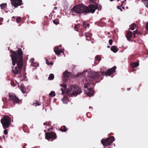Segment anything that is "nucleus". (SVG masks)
<instances>
[{"label": "nucleus", "instance_id": "26", "mask_svg": "<svg viewBox=\"0 0 148 148\" xmlns=\"http://www.w3.org/2000/svg\"><path fill=\"white\" fill-rule=\"evenodd\" d=\"M50 97H54L56 95L55 92L53 91H51L49 94Z\"/></svg>", "mask_w": 148, "mask_h": 148}, {"label": "nucleus", "instance_id": "24", "mask_svg": "<svg viewBox=\"0 0 148 148\" xmlns=\"http://www.w3.org/2000/svg\"><path fill=\"white\" fill-rule=\"evenodd\" d=\"M143 1L146 7L148 8V0H143Z\"/></svg>", "mask_w": 148, "mask_h": 148}, {"label": "nucleus", "instance_id": "7", "mask_svg": "<svg viewBox=\"0 0 148 148\" xmlns=\"http://www.w3.org/2000/svg\"><path fill=\"white\" fill-rule=\"evenodd\" d=\"M84 91L87 96L91 97L93 94V91L92 88L89 86V84L86 83L84 85Z\"/></svg>", "mask_w": 148, "mask_h": 148}, {"label": "nucleus", "instance_id": "47", "mask_svg": "<svg viewBox=\"0 0 148 148\" xmlns=\"http://www.w3.org/2000/svg\"><path fill=\"white\" fill-rule=\"evenodd\" d=\"M130 90V88H128L127 89V90Z\"/></svg>", "mask_w": 148, "mask_h": 148}, {"label": "nucleus", "instance_id": "35", "mask_svg": "<svg viewBox=\"0 0 148 148\" xmlns=\"http://www.w3.org/2000/svg\"><path fill=\"white\" fill-rule=\"evenodd\" d=\"M137 33V30H135L134 31L133 35L134 36V37H135V35Z\"/></svg>", "mask_w": 148, "mask_h": 148}, {"label": "nucleus", "instance_id": "22", "mask_svg": "<svg viewBox=\"0 0 148 148\" xmlns=\"http://www.w3.org/2000/svg\"><path fill=\"white\" fill-rule=\"evenodd\" d=\"M139 65V64L137 62H133L131 64V66L134 67H137Z\"/></svg>", "mask_w": 148, "mask_h": 148}, {"label": "nucleus", "instance_id": "40", "mask_svg": "<svg viewBox=\"0 0 148 148\" xmlns=\"http://www.w3.org/2000/svg\"><path fill=\"white\" fill-rule=\"evenodd\" d=\"M117 8L118 9H120V10L121 11H122V9H121V7H120L119 6H118L117 7Z\"/></svg>", "mask_w": 148, "mask_h": 148}, {"label": "nucleus", "instance_id": "36", "mask_svg": "<svg viewBox=\"0 0 148 148\" xmlns=\"http://www.w3.org/2000/svg\"><path fill=\"white\" fill-rule=\"evenodd\" d=\"M4 134H5L6 135L8 134V131L7 130H5L4 131Z\"/></svg>", "mask_w": 148, "mask_h": 148}, {"label": "nucleus", "instance_id": "9", "mask_svg": "<svg viewBox=\"0 0 148 148\" xmlns=\"http://www.w3.org/2000/svg\"><path fill=\"white\" fill-rule=\"evenodd\" d=\"M12 5L15 8H17L18 6L22 4V0H10Z\"/></svg>", "mask_w": 148, "mask_h": 148}, {"label": "nucleus", "instance_id": "44", "mask_svg": "<svg viewBox=\"0 0 148 148\" xmlns=\"http://www.w3.org/2000/svg\"><path fill=\"white\" fill-rule=\"evenodd\" d=\"M49 64V65H53V63L52 62H51L50 63H49V64Z\"/></svg>", "mask_w": 148, "mask_h": 148}, {"label": "nucleus", "instance_id": "30", "mask_svg": "<svg viewBox=\"0 0 148 148\" xmlns=\"http://www.w3.org/2000/svg\"><path fill=\"white\" fill-rule=\"evenodd\" d=\"M95 59L96 60H97L98 61H100L101 60V58L99 56H97L95 57Z\"/></svg>", "mask_w": 148, "mask_h": 148}, {"label": "nucleus", "instance_id": "55", "mask_svg": "<svg viewBox=\"0 0 148 148\" xmlns=\"http://www.w3.org/2000/svg\"><path fill=\"white\" fill-rule=\"evenodd\" d=\"M76 31H78V30L77 29H76Z\"/></svg>", "mask_w": 148, "mask_h": 148}, {"label": "nucleus", "instance_id": "5", "mask_svg": "<svg viewBox=\"0 0 148 148\" xmlns=\"http://www.w3.org/2000/svg\"><path fill=\"white\" fill-rule=\"evenodd\" d=\"M1 122L4 129L8 127L10 125V119L8 116H4L1 120Z\"/></svg>", "mask_w": 148, "mask_h": 148}, {"label": "nucleus", "instance_id": "41", "mask_svg": "<svg viewBox=\"0 0 148 148\" xmlns=\"http://www.w3.org/2000/svg\"><path fill=\"white\" fill-rule=\"evenodd\" d=\"M3 20V18H0V21H2Z\"/></svg>", "mask_w": 148, "mask_h": 148}, {"label": "nucleus", "instance_id": "43", "mask_svg": "<svg viewBox=\"0 0 148 148\" xmlns=\"http://www.w3.org/2000/svg\"><path fill=\"white\" fill-rule=\"evenodd\" d=\"M48 60H46V63H47V64L49 65V64H49V63H48Z\"/></svg>", "mask_w": 148, "mask_h": 148}, {"label": "nucleus", "instance_id": "8", "mask_svg": "<svg viewBox=\"0 0 148 148\" xmlns=\"http://www.w3.org/2000/svg\"><path fill=\"white\" fill-rule=\"evenodd\" d=\"M56 134L54 132L45 133V138L49 141H50V139L53 138V139L51 140V141H53V140L56 139Z\"/></svg>", "mask_w": 148, "mask_h": 148}, {"label": "nucleus", "instance_id": "58", "mask_svg": "<svg viewBox=\"0 0 148 148\" xmlns=\"http://www.w3.org/2000/svg\"><path fill=\"white\" fill-rule=\"evenodd\" d=\"M45 131H46V130H44V131H45Z\"/></svg>", "mask_w": 148, "mask_h": 148}, {"label": "nucleus", "instance_id": "42", "mask_svg": "<svg viewBox=\"0 0 148 148\" xmlns=\"http://www.w3.org/2000/svg\"><path fill=\"white\" fill-rule=\"evenodd\" d=\"M78 27L77 25H75L74 26V28L75 29H76Z\"/></svg>", "mask_w": 148, "mask_h": 148}, {"label": "nucleus", "instance_id": "4", "mask_svg": "<svg viewBox=\"0 0 148 148\" xmlns=\"http://www.w3.org/2000/svg\"><path fill=\"white\" fill-rule=\"evenodd\" d=\"M88 75L90 79H87L86 82L90 81L92 80H96L99 77L100 75L98 72H95L91 70H88Z\"/></svg>", "mask_w": 148, "mask_h": 148}, {"label": "nucleus", "instance_id": "48", "mask_svg": "<svg viewBox=\"0 0 148 148\" xmlns=\"http://www.w3.org/2000/svg\"><path fill=\"white\" fill-rule=\"evenodd\" d=\"M57 9V7H55L54 8V9Z\"/></svg>", "mask_w": 148, "mask_h": 148}, {"label": "nucleus", "instance_id": "38", "mask_svg": "<svg viewBox=\"0 0 148 148\" xmlns=\"http://www.w3.org/2000/svg\"><path fill=\"white\" fill-rule=\"evenodd\" d=\"M53 22L56 25H57L59 23L58 22H56L55 20L53 21Z\"/></svg>", "mask_w": 148, "mask_h": 148}, {"label": "nucleus", "instance_id": "53", "mask_svg": "<svg viewBox=\"0 0 148 148\" xmlns=\"http://www.w3.org/2000/svg\"><path fill=\"white\" fill-rule=\"evenodd\" d=\"M124 2H125V1H122V3H124Z\"/></svg>", "mask_w": 148, "mask_h": 148}, {"label": "nucleus", "instance_id": "50", "mask_svg": "<svg viewBox=\"0 0 148 148\" xmlns=\"http://www.w3.org/2000/svg\"><path fill=\"white\" fill-rule=\"evenodd\" d=\"M2 24V23H0V24L1 25Z\"/></svg>", "mask_w": 148, "mask_h": 148}, {"label": "nucleus", "instance_id": "16", "mask_svg": "<svg viewBox=\"0 0 148 148\" xmlns=\"http://www.w3.org/2000/svg\"><path fill=\"white\" fill-rule=\"evenodd\" d=\"M111 50L114 53H116L118 51V49L116 47L113 46L110 48Z\"/></svg>", "mask_w": 148, "mask_h": 148}, {"label": "nucleus", "instance_id": "59", "mask_svg": "<svg viewBox=\"0 0 148 148\" xmlns=\"http://www.w3.org/2000/svg\"><path fill=\"white\" fill-rule=\"evenodd\" d=\"M119 0H117L118 1H119Z\"/></svg>", "mask_w": 148, "mask_h": 148}, {"label": "nucleus", "instance_id": "49", "mask_svg": "<svg viewBox=\"0 0 148 148\" xmlns=\"http://www.w3.org/2000/svg\"><path fill=\"white\" fill-rule=\"evenodd\" d=\"M110 1H114V0H110Z\"/></svg>", "mask_w": 148, "mask_h": 148}, {"label": "nucleus", "instance_id": "20", "mask_svg": "<svg viewBox=\"0 0 148 148\" xmlns=\"http://www.w3.org/2000/svg\"><path fill=\"white\" fill-rule=\"evenodd\" d=\"M136 27V25L134 23L132 24L130 26V29L132 30H134Z\"/></svg>", "mask_w": 148, "mask_h": 148}, {"label": "nucleus", "instance_id": "23", "mask_svg": "<svg viewBox=\"0 0 148 148\" xmlns=\"http://www.w3.org/2000/svg\"><path fill=\"white\" fill-rule=\"evenodd\" d=\"M62 100L64 103L67 104V103L68 100L67 98L65 97L63 98Z\"/></svg>", "mask_w": 148, "mask_h": 148}, {"label": "nucleus", "instance_id": "17", "mask_svg": "<svg viewBox=\"0 0 148 148\" xmlns=\"http://www.w3.org/2000/svg\"><path fill=\"white\" fill-rule=\"evenodd\" d=\"M60 86L61 87H62L63 88H61V89L62 91V94L63 95L64 93H65V91L64 90H65L66 88V86L64 84H61Z\"/></svg>", "mask_w": 148, "mask_h": 148}, {"label": "nucleus", "instance_id": "32", "mask_svg": "<svg viewBox=\"0 0 148 148\" xmlns=\"http://www.w3.org/2000/svg\"><path fill=\"white\" fill-rule=\"evenodd\" d=\"M21 20V18L20 17H18L16 19V22L17 23H18Z\"/></svg>", "mask_w": 148, "mask_h": 148}, {"label": "nucleus", "instance_id": "13", "mask_svg": "<svg viewBox=\"0 0 148 148\" xmlns=\"http://www.w3.org/2000/svg\"><path fill=\"white\" fill-rule=\"evenodd\" d=\"M54 51L57 55H60L62 53H63V51L60 49L58 47H55L54 49Z\"/></svg>", "mask_w": 148, "mask_h": 148}, {"label": "nucleus", "instance_id": "18", "mask_svg": "<svg viewBox=\"0 0 148 148\" xmlns=\"http://www.w3.org/2000/svg\"><path fill=\"white\" fill-rule=\"evenodd\" d=\"M20 89L23 93H25L26 92L25 89L24 85H21V86Z\"/></svg>", "mask_w": 148, "mask_h": 148}, {"label": "nucleus", "instance_id": "33", "mask_svg": "<svg viewBox=\"0 0 148 148\" xmlns=\"http://www.w3.org/2000/svg\"><path fill=\"white\" fill-rule=\"evenodd\" d=\"M83 27H84L85 28H86L87 27V26H86V23L85 22H83Z\"/></svg>", "mask_w": 148, "mask_h": 148}, {"label": "nucleus", "instance_id": "19", "mask_svg": "<svg viewBox=\"0 0 148 148\" xmlns=\"http://www.w3.org/2000/svg\"><path fill=\"white\" fill-rule=\"evenodd\" d=\"M7 5V4L6 3H2V4H1V5H0V7L1 8V9L2 10H4L6 6Z\"/></svg>", "mask_w": 148, "mask_h": 148}, {"label": "nucleus", "instance_id": "6", "mask_svg": "<svg viewBox=\"0 0 148 148\" xmlns=\"http://www.w3.org/2000/svg\"><path fill=\"white\" fill-rule=\"evenodd\" d=\"M115 138L113 136L107 138L105 140L102 139L101 140V142L104 146H108L110 145L114 141Z\"/></svg>", "mask_w": 148, "mask_h": 148}, {"label": "nucleus", "instance_id": "52", "mask_svg": "<svg viewBox=\"0 0 148 148\" xmlns=\"http://www.w3.org/2000/svg\"><path fill=\"white\" fill-rule=\"evenodd\" d=\"M43 124H44V125H45L46 124V123H44Z\"/></svg>", "mask_w": 148, "mask_h": 148}, {"label": "nucleus", "instance_id": "21", "mask_svg": "<svg viewBox=\"0 0 148 148\" xmlns=\"http://www.w3.org/2000/svg\"><path fill=\"white\" fill-rule=\"evenodd\" d=\"M33 104L34 105H35V106H37L40 105L41 104V103L38 101H35L33 103Z\"/></svg>", "mask_w": 148, "mask_h": 148}, {"label": "nucleus", "instance_id": "1", "mask_svg": "<svg viewBox=\"0 0 148 148\" xmlns=\"http://www.w3.org/2000/svg\"><path fill=\"white\" fill-rule=\"evenodd\" d=\"M12 54L10 55L12 58V64L15 66L16 63L18 68L15 66L14 69H13L12 72L14 74H18L20 70L22 68L23 66V60L22 59L23 52L21 49L19 48L18 49L16 52L18 54H17L15 51H11Z\"/></svg>", "mask_w": 148, "mask_h": 148}, {"label": "nucleus", "instance_id": "61", "mask_svg": "<svg viewBox=\"0 0 148 148\" xmlns=\"http://www.w3.org/2000/svg\"><path fill=\"white\" fill-rule=\"evenodd\" d=\"M0 139H1V137L0 136Z\"/></svg>", "mask_w": 148, "mask_h": 148}, {"label": "nucleus", "instance_id": "29", "mask_svg": "<svg viewBox=\"0 0 148 148\" xmlns=\"http://www.w3.org/2000/svg\"><path fill=\"white\" fill-rule=\"evenodd\" d=\"M60 130L61 132H65L66 131V128L65 126H63V129L61 128Z\"/></svg>", "mask_w": 148, "mask_h": 148}, {"label": "nucleus", "instance_id": "54", "mask_svg": "<svg viewBox=\"0 0 148 148\" xmlns=\"http://www.w3.org/2000/svg\"><path fill=\"white\" fill-rule=\"evenodd\" d=\"M89 108H92V107L90 106Z\"/></svg>", "mask_w": 148, "mask_h": 148}, {"label": "nucleus", "instance_id": "28", "mask_svg": "<svg viewBox=\"0 0 148 148\" xmlns=\"http://www.w3.org/2000/svg\"><path fill=\"white\" fill-rule=\"evenodd\" d=\"M92 5H96L97 8L96 9H96H98L99 10L101 9V5H98V4L97 3H96L95 4H92Z\"/></svg>", "mask_w": 148, "mask_h": 148}, {"label": "nucleus", "instance_id": "45", "mask_svg": "<svg viewBox=\"0 0 148 148\" xmlns=\"http://www.w3.org/2000/svg\"><path fill=\"white\" fill-rule=\"evenodd\" d=\"M31 60L32 62L34 60V59L33 58H32L31 59Z\"/></svg>", "mask_w": 148, "mask_h": 148}, {"label": "nucleus", "instance_id": "51", "mask_svg": "<svg viewBox=\"0 0 148 148\" xmlns=\"http://www.w3.org/2000/svg\"><path fill=\"white\" fill-rule=\"evenodd\" d=\"M12 18H15V16H13V17H12Z\"/></svg>", "mask_w": 148, "mask_h": 148}, {"label": "nucleus", "instance_id": "2", "mask_svg": "<svg viewBox=\"0 0 148 148\" xmlns=\"http://www.w3.org/2000/svg\"><path fill=\"white\" fill-rule=\"evenodd\" d=\"M97 8L96 5H90L88 6L80 5L73 7L72 10L73 13L81 14L84 13L86 14L89 13H94Z\"/></svg>", "mask_w": 148, "mask_h": 148}, {"label": "nucleus", "instance_id": "12", "mask_svg": "<svg viewBox=\"0 0 148 148\" xmlns=\"http://www.w3.org/2000/svg\"><path fill=\"white\" fill-rule=\"evenodd\" d=\"M71 75V74L67 71H65L63 73V78L64 80L66 81L69 79V77Z\"/></svg>", "mask_w": 148, "mask_h": 148}, {"label": "nucleus", "instance_id": "25", "mask_svg": "<svg viewBox=\"0 0 148 148\" xmlns=\"http://www.w3.org/2000/svg\"><path fill=\"white\" fill-rule=\"evenodd\" d=\"M54 78V75L53 74H51L49 77L48 79L50 80H53Z\"/></svg>", "mask_w": 148, "mask_h": 148}, {"label": "nucleus", "instance_id": "27", "mask_svg": "<svg viewBox=\"0 0 148 148\" xmlns=\"http://www.w3.org/2000/svg\"><path fill=\"white\" fill-rule=\"evenodd\" d=\"M87 70H86V71H83V72L82 73H78V76H81V77H82L83 76H84V73H85L86 72H87Z\"/></svg>", "mask_w": 148, "mask_h": 148}, {"label": "nucleus", "instance_id": "57", "mask_svg": "<svg viewBox=\"0 0 148 148\" xmlns=\"http://www.w3.org/2000/svg\"><path fill=\"white\" fill-rule=\"evenodd\" d=\"M109 47H110V46H108V48H109Z\"/></svg>", "mask_w": 148, "mask_h": 148}, {"label": "nucleus", "instance_id": "60", "mask_svg": "<svg viewBox=\"0 0 148 148\" xmlns=\"http://www.w3.org/2000/svg\"><path fill=\"white\" fill-rule=\"evenodd\" d=\"M126 0H125V1H126Z\"/></svg>", "mask_w": 148, "mask_h": 148}, {"label": "nucleus", "instance_id": "37", "mask_svg": "<svg viewBox=\"0 0 148 148\" xmlns=\"http://www.w3.org/2000/svg\"><path fill=\"white\" fill-rule=\"evenodd\" d=\"M145 28L146 29L148 30V22L146 23L145 26Z\"/></svg>", "mask_w": 148, "mask_h": 148}, {"label": "nucleus", "instance_id": "10", "mask_svg": "<svg viewBox=\"0 0 148 148\" xmlns=\"http://www.w3.org/2000/svg\"><path fill=\"white\" fill-rule=\"evenodd\" d=\"M9 96L10 99L16 103H18L19 101V99L14 94L9 93Z\"/></svg>", "mask_w": 148, "mask_h": 148}, {"label": "nucleus", "instance_id": "11", "mask_svg": "<svg viewBox=\"0 0 148 148\" xmlns=\"http://www.w3.org/2000/svg\"><path fill=\"white\" fill-rule=\"evenodd\" d=\"M116 67V66H114L112 68L108 70L107 72V74L106 75V76L107 75L110 76L114 72H115Z\"/></svg>", "mask_w": 148, "mask_h": 148}, {"label": "nucleus", "instance_id": "3", "mask_svg": "<svg viewBox=\"0 0 148 148\" xmlns=\"http://www.w3.org/2000/svg\"><path fill=\"white\" fill-rule=\"evenodd\" d=\"M82 92L80 88L77 86L70 87L67 90L66 94L69 97L76 96Z\"/></svg>", "mask_w": 148, "mask_h": 148}, {"label": "nucleus", "instance_id": "14", "mask_svg": "<svg viewBox=\"0 0 148 148\" xmlns=\"http://www.w3.org/2000/svg\"><path fill=\"white\" fill-rule=\"evenodd\" d=\"M132 36V32L131 31H129L127 32L126 35V37L127 39L129 40L130 41L131 40V38Z\"/></svg>", "mask_w": 148, "mask_h": 148}, {"label": "nucleus", "instance_id": "31", "mask_svg": "<svg viewBox=\"0 0 148 148\" xmlns=\"http://www.w3.org/2000/svg\"><path fill=\"white\" fill-rule=\"evenodd\" d=\"M31 66L34 67H36L38 66V64H36L34 63H32Z\"/></svg>", "mask_w": 148, "mask_h": 148}, {"label": "nucleus", "instance_id": "34", "mask_svg": "<svg viewBox=\"0 0 148 148\" xmlns=\"http://www.w3.org/2000/svg\"><path fill=\"white\" fill-rule=\"evenodd\" d=\"M109 44L110 45L112 44V40L110 39L109 40Z\"/></svg>", "mask_w": 148, "mask_h": 148}, {"label": "nucleus", "instance_id": "56", "mask_svg": "<svg viewBox=\"0 0 148 148\" xmlns=\"http://www.w3.org/2000/svg\"><path fill=\"white\" fill-rule=\"evenodd\" d=\"M0 148H2V147H1L0 146Z\"/></svg>", "mask_w": 148, "mask_h": 148}, {"label": "nucleus", "instance_id": "46", "mask_svg": "<svg viewBox=\"0 0 148 148\" xmlns=\"http://www.w3.org/2000/svg\"><path fill=\"white\" fill-rule=\"evenodd\" d=\"M89 24L88 23L86 25V26H87V27H88L89 25Z\"/></svg>", "mask_w": 148, "mask_h": 148}, {"label": "nucleus", "instance_id": "39", "mask_svg": "<svg viewBox=\"0 0 148 148\" xmlns=\"http://www.w3.org/2000/svg\"><path fill=\"white\" fill-rule=\"evenodd\" d=\"M101 73L102 75H106L107 74V72L106 73L103 72H102Z\"/></svg>", "mask_w": 148, "mask_h": 148}, {"label": "nucleus", "instance_id": "15", "mask_svg": "<svg viewBox=\"0 0 148 148\" xmlns=\"http://www.w3.org/2000/svg\"><path fill=\"white\" fill-rule=\"evenodd\" d=\"M85 36L86 37V40H89L91 37V34L90 33H85Z\"/></svg>", "mask_w": 148, "mask_h": 148}]
</instances>
